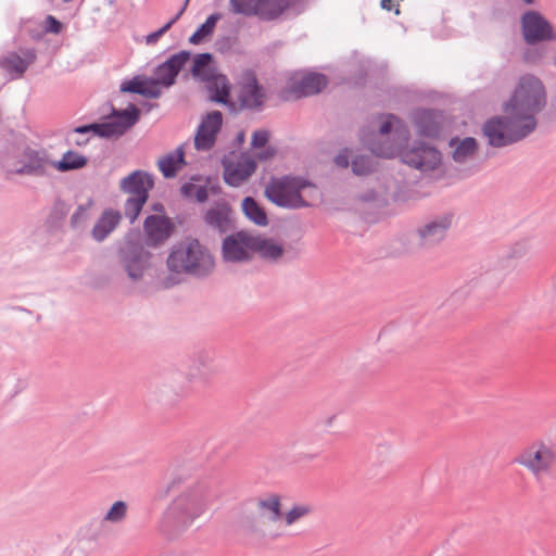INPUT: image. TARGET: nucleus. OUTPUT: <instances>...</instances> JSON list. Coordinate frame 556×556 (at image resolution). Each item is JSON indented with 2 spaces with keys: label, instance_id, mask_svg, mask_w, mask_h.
I'll use <instances>...</instances> for the list:
<instances>
[{
  "label": "nucleus",
  "instance_id": "49530a36",
  "mask_svg": "<svg viewBox=\"0 0 556 556\" xmlns=\"http://www.w3.org/2000/svg\"><path fill=\"white\" fill-rule=\"evenodd\" d=\"M47 31L52 34H59L62 29V24L52 15H49L46 20Z\"/></svg>",
  "mask_w": 556,
  "mask_h": 556
},
{
  "label": "nucleus",
  "instance_id": "c85d7f7f",
  "mask_svg": "<svg viewBox=\"0 0 556 556\" xmlns=\"http://www.w3.org/2000/svg\"><path fill=\"white\" fill-rule=\"evenodd\" d=\"M86 164V156L74 151H67L62 155L60 161L53 163V167L59 172H68L83 168Z\"/></svg>",
  "mask_w": 556,
  "mask_h": 556
},
{
  "label": "nucleus",
  "instance_id": "a18cd8bd",
  "mask_svg": "<svg viewBox=\"0 0 556 556\" xmlns=\"http://www.w3.org/2000/svg\"><path fill=\"white\" fill-rule=\"evenodd\" d=\"M371 151L378 155V156H382V157H393L396 153V149L393 147V146H381V147H372L371 148Z\"/></svg>",
  "mask_w": 556,
  "mask_h": 556
},
{
  "label": "nucleus",
  "instance_id": "9d476101",
  "mask_svg": "<svg viewBox=\"0 0 556 556\" xmlns=\"http://www.w3.org/2000/svg\"><path fill=\"white\" fill-rule=\"evenodd\" d=\"M255 235L238 231L223 240L222 256L225 262L241 263L254 256Z\"/></svg>",
  "mask_w": 556,
  "mask_h": 556
},
{
  "label": "nucleus",
  "instance_id": "6e6552de",
  "mask_svg": "<svg viewBox=\"0 0 556 556\" xmlns=\"http://www.w3.org/2000/svg\"><path fill=\"white\" fill-rule=\"evenodd\" d=\"M530 132L517 118H510L507 114L504 118H492L483 126V134L493 147H505L514 143Z\"/></svg>",
  "mask_w": 556,
  "mask_h": 556
},
{
  "label": "nucleus",
  "instance_id": "b1692460",
  "mask_svg": "<svg viewBox=\"0 0 556 556\" xmlns=\"http://www.w3.org/2000/svg\"><path fill=\"white\" fill-rule=\"evenodd\" d=\"M205 83H207V89L213 101L224 104L228 103L231 86L225 75L215 73Z\"/></svg>",
  "mask_w": 556,
  "mask_h": 556
},
{
  "label": "nucleus",
  "instance_id": "a19ab883",
  "mask_svg": "<svg viewBox=\"0 0 556 556\" xmlns=\"http://www.w3.org/2000/svg\"><path fill=\"white\" fill-rule=\"evenodd\" d=\"M161 84L154 78H144L140 94L148 98H157L161 94Z\"/></svg>",
  "mask_w": 556,
  "mask_h": 556
},
{
  "label": "nucleus",
  "instance_id": "bb28decb",
  "mask_svg": "<svg viewBox=\"0 0 556 556\" xmlns=\"http://www.w3.org/2000/svg\"><path fill=\"white\" fill-rule=\"evenodd\" d=\"M230 213L231 210L226 203H217L207 211L205 220L210 226L225 231L230 224Z\"/></svg>",
  "mask_w": 556,
  "mask_h": 556
},
{
  "label": "nucleus",
  "instance_id": "412c9836",
  "mask_svg": "<svg viewBox=\"0 0 556 556\" xmlns=\"http://www.w3.org/2000/svg\"><path fill=\"white\" fill-rule=\"evenodd\" d=\"M121 214L117 211L105 210L92 229V237L103 241L119 224Z\"/></svg>",
  "mask_w": 556,
  "mask_h": 556
},
{
  "label": "nucleus",
  "instance_id": "f257e3e1",
  "mask_svg": "<svg viewBox=\"0 0 556 556\" xmlns=\"http://www.w3.org/2000/svg\"><path fill=\"white\" fill-rule=\"evenodd\" d=\"M210 497V488L203 482L182 486L162 514V531L180 532L191 527L208 508Z\"/></svg>",
  "mask_w": 556,
  "mask_h": 556
},
{
  "label": "nucleus",
  "instance_id": "f8f14e48",
  "mask_svg": "<svg viewBox=\"0 0 556 556\" xmlns=\"http://www.w3.org/2000/svg\"><path fill=\"white\" fill-rule=\"evenodd\" d=\"M401 157L405 164L420 170L434 169L441 161L440 152L427 144L405 150Z\"/></svg>",
  "mask_w": 556,
  "mask_h": 556
},
{
  "label": "nucleus",
  "instance_id": "37998d69",
  "mask_svg": "<svg viewBox=\"0 0 556 556\" xmlns=\"http://www.w3.org/2000/svg\"><path fill=\"white\" fill-rule=\"evenodd\" d=\"M143 80L144 79H142V78L135 77L134 79H131L129 81H125L121 86V91H123V92H134V93H139L140 94V91H141L142 85H143Z\"/></svg>",
  "mask_w": 556,
  "mask_h": 556
},
{
  "label": "nucleus",
  "instance_id": "0eeeda50",
  "mask_svg": "<svg viewBox=\"0 0 556 556\" xmlns=\"http://www.w3.org/2000/svg\"><path fill=\"white\" fill-rule=\"evenodd\" d=\"M255 506L260 521L253 526V531L268 540L283 538L281 496L276 493L266 494L256 500Z\"/></svg>",
  "mask_w": 556,
  "mask_h": 556
},
{
  "label": "nucleus",
  "instance_id": "aec40b11",
  "mask_svg": "<svg viewBox=\"0 0 556 556\" xmlns=\"http://www.w3.org/2000/svg\"><path fill=\"white\" fill-rule=\"evenodd\" d=\"M186 165L182 146L161 156L157 161V167L165 178H174Z\"/></svg>",
  "mask_w": 556,
  "mask_h": 556
},
{
  "label": "nucleus",
  "instance_id": "4be33fe9",
  "mask_svg": "<svg viewBox=\"0 0 556 556\" xmlns=\"http://www.w3.org/2000/svg\"><path fill=\"white\" fill-rule=\"evenodd\" d=\"M283 247L274 239L255 235L254 255L257 254L264 260L277 261L283 255Z\"/></svg>",
  "mask_w": 556,
  "mask_h": 556
},
{
  "label": "nucleus",
  "instance_id": "dca6fc26",
  "mask_svg": "<svg viewBox=\"0 0 556 556\" xmlns=\"http://www.w3.org/2000/svg\"><path fill=\"white\" fill-rule=\"evenodd\" d=\"M223 125V115L219 111L206 114L201 121L195 137L194 146L198 150H210L216 140Z\"/></svg>",
  "mask_w": 556,
  "mask_h": 556
},
{
  "label": "nucleus",
  "instance_id": "a211bd4d",
  "mask_svg": "<svg viewBox=\"0 0 556 556\" xmlns=\"http://www.w3.org/2000/svg\"><path fill=\"white\" fill-rule=\"evenodd\" d=\"M151 175L142 170H136L124 178L121 182L122 189L131 198H144L148 200V192L153 187Z\"/></svg>",
  "mask_w": 556,
  "mask_h": 556
},
{
  "label": "nucleus",
  "instance_id": "ddd939ff",
  "mask_svg": "<svg viewBox=\"0 0 556 556\" xmlns=\"http://www.w3.org/2000/svg\"><path fill=\"white\" fill-rule=\"evenodd\" d=\"M238 99L242 108L255 109L265 100V91L252 72H244L239 81Z\"/></svg>",
  "mask_w": 556,
  "mask_h": 556
},
{
  "label": "nucleus",
  "instance_id": "1a4fd4ad",
  "mask_svg": "<svg viewBox=\"0 0 556 556\" xmlns=\"http://www.w3.org/2000/svg\"><path fill=\"white\" fill-rule=\"evenodd\" d=\"M229 4L236 14L273 21L283 14L290 5V0H230Z\"/></svg>",
  "mask_w": 556,
  "mask_h": 556
},
{
  "label": "nucleus",
  "instance_id": "72a5a7b5",
  "mask_svg": "<svg viewBox=\"0 0 556 556\" xmlns=\"http://www.w3.org/2000/svg\"><path fill=\"white\" fill-rule=\"evenodd\" d=\"M218 20V14L210 15L206 21L190 36L189 42L192 45H199L206 40L213 34Z\"/></svg>",
  "mask_w": 556,
  "mask_h": 556
},
{
  "label": "nucleus",
  "instance_id": "c9c22d12",
  "mask_svg": "<svg viewBox=\"0 0 556 556\" xmlns=\"http://www.w3.org/2000/svg\"><path fill=\"white\" fill-rule=\"evenodd\" d=\"M477 149V143L473 138H465L458 142L454 150L453 157L457 162H464L469 156L473 155Z\"/></svg>",
  "mask_w": 556,
  "mask_h": 556
},
{
  "label": "nucleus",
  "instance_id": "6ab92c4d",
  "mask_svg": "<svg viewBox=\"0 0 556 556\" xmlns=\"http://www.w3.org/2000/svg\"><path fill=\"white\" fill-rule=\"evenodd\" d=\"M147 239L152 244H157L169 238L173 224L165 215H151L144 220Z\"/></svg>",
  "mask_w": 556,
  "mask_h": 556
},
{
  "label": "nucleus",
  "instance_id": "f03ea898",
  "mask_svg": "<svg viewBox=\"0 0 556 556\" xmlns=\"http://www.w3.org/2000/svg\"><path fill=\"white\" fill-rule=\"evenodd\" d=\"M545 103L546 93L542 81L535 76L526 75L519 79L513 96L504 104V112L510 118H517L528 131H533L536 126L534 116Z\"/></svg>",
  "mask_w": 556,
  "mask_h": 556
},
{
  "label": "nucleus",
  "instance_id": "09e8293b",
  "mask_svg": "<svg viewBox=\"0 0 556 556\" xmlns=\"http://www.w3.org/2000/svg\"><path fill=\"white\" fill-rule=\"evenodd\" d=\"M334 162L339 167H348L349 166V151L344 150V151L340 152L336 156Z\"/></svg>",
  "mask_w": 556,
  "mask_h": 556
},
{
  "label": "nucleus",
  "instance_id": "603ef678",
  "mask_svg": "<svg viewBox=\"0 0 556 556\" xmlns=\"http://www.w3.org/2000/svg\"><path fill=\"white\" fill-rule=\"evenodd\" d=\"M526 2H531V0H525Z\"/></svg>",
  "mask_w": 556,
  "mask_h": 556
},
{
  "label": "nucleus",
  "instance_id": "cd10ccee",
  "mask_svg": "<svg viewBox=\"0 0 556 556\" xmlns=\"http://www.w3.org/2000/svg\"><path fill=\"white\" fill-rule=\"evenodd\" d=\"M191 73L194 78L206 81L216 73L213 66V56L210 53L198 54L193 60Z\"/></svg>",
  "mask_w": 556,
  "mask_h": 556
},
{
  "label": "nucleus",
  "instance_id": "39448f33",
  "mask_svg": "<svg viewBox=\"0 0 556 556\" xmlns=\"http://www.w3.org/2000/svg\"><path fill=\"white\" fill-rule=\"evenodd\" d=\"M215 262L210 251L197 239H186L178 243L167 258V267L178 274L203 276L211 273Z\"/></svg>",
  "mask_w": 556,
  "mask_h": 556
},
{
  "label": "nucleus",
  "instance_id": "c756f323",
  "mask_svg": "<svg viewBox=\"0 0 556 556\" xmlns=\"http://www.w3.org/2000/svg\"><path fill=\"white\" fill-rule=\"evenodd\" d=\"M242 211L244 215L258 226H266L268 223L265 211L256 203V201L247 197L242 201Z\"/></svg>",
  "mask_w": 556,
  "mask_h": 556
},
{
  "label": "nucleus",
  "instance_id": "ea45409f",
  "mask_svg": "<svg viewBox=\"0 0 556 556\" xmlns=\"http://www.w3.org/2000/svg\"><path fill=\"white\" fill-rule=\"evenodd\" d=\"M148 262V255H139L132 263L126 264V269L130 278L136 279L139 278L142 274Z\"/></svg>",
  "mask_w": 556,
  "mask_h": 556
},
{
  "label": "nucleus",
  "instance_id": "4c0bfd02",
  "mask_svg": "<svg viewBox=\"0 0 556 556\" xmlns=\"http://www.w3.org/2000/svg\"><path fill=\"white\" fill-rule=\"evenodd\" d=\"M147 200L144 198H131L129 197L125 203V216L132 223L140 214Z\"/></svg>",
  "mask_w": 556,
  "mask_h": 556
},
{
  "label": "nucleus",
  "instance_id": "8fccbe9b",
  "mask_svg": "<svg viewBox=\"0 0 556 556\" xmlns=\"http://www.w3.org/2000/svg\"><path fill=\"white\" fill-rule=\"evenodd\" d=\"M399 0H381V4L383 9L388 11L394 10L397 5Z\"/></svg>",
  "mask_w": 556,
  "mask_h": 556
},
{
  "label": "nucleus",
  "instance_id": "3c124183",
  "mask_svg": "<svg viewBox=\"0 0 556 556\" xmlns=\"http://www.w3.org/2000/svg\"><path fill=\"white\" fill-rule=\"evenodd\" d=\"M317 456H318V454L314 453V452L301 453V459L307 460V462L316 459Z\"/></svg>",
  "mask_w": 556,
  "mask_h": 556
},
{
  "label": "nucleus",
  "instance_id": "f3484780",
  "mask_svg": "<svg viewBox=\"0 0 556 556\" xmlns=\"http://www.w3.org/2000/svg\"><path fill=\"white\" fill-rule=\"evenodd\" d=\"M190 59V52L180 51L157 66L155 79L163 86L169 87L175 83L176 76Z\"/></svg>",
  "mask_w": 556,
  "mask_h": 556
},
{
  "label": "nucleus",
  "instance_id": "20e7f679",
  "mask_svg": "<svg viewBox=\"0 0 556 556\" xmlns=\"http://www.w3.org/2000/svg\"><path fill=\"white\" fill-rule=\"evenodd\" d=\"M139 118V110L130 105L123 111H115L105 122L93 123L74 128L67 134L70 144L85 146L91 137L114 138L125 134Z\"/></svg>",
  "mask_w": 556,
  "mask_h": 556
},
{
  "label": "nucleus",
  "instance_id": "a878e982",
  "mask_svg": "<svg viewBox=\"0 0 556 556\" xmlns=\"http://www.w3.org/2000/svg\"><path fill=\"white\" fill-rule=\"evenodd\" d=\"M416 126L422 137H435L440 131L438 115L431 111H420L416 114Z\"/></svg>",
  "mask_w": 556,
  "mask_h": 556
},
{
  "label": "nucleus",
  "instance_id": "f704fd0d",
  "mask_svg": "<svg viewBox=\"0 0 556 556\" xmlns=\"http://www.w3.org/2000/svg\"><path fill=\"white\" fill-rule=\"evenodd\" d=\"M181 193L188 199L204 202L207 199L206 186L200 182V178L193 177L191 181L181 186Z\"/></svg>",
  "mask_w": 556,
  "mask_h": 556
},
{
  "label": "nucleus",
  "instance_id": "7ed1b4c3",
  "mask_svg": "<svg viewBox=\"0 0 556 556\" xmlns=\"http://www.w3.org/2000/svg\"><path fill=\"white\" fill-rule=\"evenodd\" d=\"M265 194L278 206L290 208L315 205L321 198L316 186L303 178L289 176L271 180Z\"/></svg>",
  "mask_w": 556,
  "mask_h": 556
},
{
  "label": "nucleus",
  "instance_id": "4468645a",
  "mask_svg": "<svg viewBox=\"0 0 556 556\" xmlns=\"http://www.w3.org/2000/svg\"><path fill=\"white\" fill-rule=\"evenodd\" d=\"M255 169V161L247 154H241L233 161L224 162V179L229 186L238 187L248 180Z\"/></svg>",
  "mask_w": 556,
  "mask_h": 556
},
{
  "label": "nucleus",
  "instance_id": "e433bc0d",
  "mask_svg": "<svg viewBox=\"0 0 556 556\" xmlns=\"http://www.w3.org/2000/svg\"><path fill=\"white\" fill-rule=\"evenodd\" d=\"M27 155L29 159V163L26 164L21 172L27 174L42 173L45 170L47 163L45 157L35 151L29 152Z\"/></svg>",
  "mask_w": 556,
  "mask_h": 556
},
{
  "label": "nucleus",
  "instance_id": "79ce46f5",
  "mask_svg": "<svg viewBox=\"0 0 556 556\" xmlns=\"http://www.w3.org/2000/svg\"><path fill=\"white\" fill-rule=\"evenodd\" d=\"M372 162L369 157L359 156L352 161V170L355 175H366L372 170Z\"/></svg>",
  "mask_w": 556,
  "mask_h": 556
},
{
  "label": "nucleus",
  "instance_id": "9b49d317",
  "mask_svg": "<svg viewBox=\"0 0 556 556\" xmlns=\"http://www.w3.org/2000/svg\"><path fill=\"white\" fill-rule=\"evenodd\" d=\"M328 80L325 75L318 73L295 74L282 92L285 100L299 99L320 92L326 88Z\"/></svg>",
  "mask_w": 556,
  "mask_h": 556
},
{
  "label": "nucleus",
  "instance_id": "7c9ffc66",
  "mask_svg": "<svg viewBox=\"0 0 556 556\" xmlns=\"http://www.w3.org/2000/svg\"><path fill=\"white\" fill-rule=\"evenodd\" d=\"M312 513V507L305 504H299L292 506L287 513L281 514L283 536L288 535V528L292 527L301 519L305 518Z\"/></svg>",
  "mask_w": 556,
  "mask_h": 556
},
{
  "label": "nucleus",
  "instance_id": "de8ad7c7",
  "mask_svg": "<svg viewBox=\"0 0 556 556\" xmlns=\"http://www.w3.org/2000/svg\"><path fill=\"white\" fill-rule=\"evenodd\" d=\"M90 206V203H88L86 206H79L78 210L74 213V215L72 216V223L74 225H77L79 224L80 222L85 220L86 217H87V211H88V207Z\"/></svg>",
  "mask_w": 556,
  "mask_h": 556
},
{
  "label": "nucleus",
  "instance_id": "473e14b6",
  "mask_svg": "<svg viewBox=\"0 0 556 556\" xmlns=\"http://www.w3.org/2000/svg\"><path fill=\"white\" fill-rule=\"evenodd\" d=\"M129 506L125 501L114 502L102 518V522L119 525L127 519Z\"/></svg>",
  "mask_w": 556,
  "mask_h": 556
},
{
  "label": "nucleus",
  "instance_id": "393cba45",
  "mask_svg": "<svg viewBox=\"0 0 556 556\" xmlns=\"http://www.w3.org/2000/svg\"><path fill=\"white\" fill-rule=\"evenodd\" d=\"M451 225H452V218L450 216L440 217V218L429 223L428 225H426L420 230V236L422 237V239L426 242H429V243L439 241L445 236V233L448 230V228L451 227Z\"/></svg>",
  "mask_w": 556,
  "mask_h": 556
},
{
  "label": "nucleus",
  "instance_id": "423d86ee",
  "mask_svg": "<svg viewBox=\"0 0 556 556\" xmlns=\"http://www.w3.org/2000/svg\"><path fill=\"white\" fill-rule=\"evenodd\" d=\"M514 463L533 478L542 479L551 475L556 467V445L549 440H533L519 451Z\"/></svg>",
  "mask_w": 556,
  "mask_h": 556
},
{
  "label": "nucleus",
  "instance_id": "5701e85b",
  "mask_svg": "<svg viewBox=\"0 0 556 556\" xmlns=\"http://www.w3.org/2000/svg\"><path fill=\"white\" fill-rule=\"evenodd\" d=\"M36 59L34 51L28 50L24 56L12 53L0 61V65L10 74L22 76L29 64Z\"/></svg>",
  "mask_w": 556,
  "mask_h": 556
},
{
  "label": "nucleus",
  "instance_id": "2eb2a0df",
  "mask_svg": "<svg viewBox=\"0 0 556 556\" xmlns=\"http://www.w3.org/2000/svg\"><path fill=\"white\" fill-rule=\"evenodd\" d=\"M525 40L532 45L554 38L551 24L539 13L528 12L522 16Z\"/></svg>",
  "mask_w": 556,
  "mask_h": 556
},
{
  "label": "nucleus",
  "instance_id": "58836bf2",
  "mask_svg": "<svg viewBox=\"0 0 556 556\" xmlns=\"http://www.w3.org/2000/svg\"><path fill=\"white\" fill-rule=\"evenodd\" d=\"M188 1L189 0H186V3L184 5V8L176 14V16H174L168 23H166L162 28H160L159 30L154 31V33H151L147 36L146 38V41L148 45H153L155 43L159 38L161 36H163L176 22L177 20L181 16V14L184 13L185 11V8L186 5L188 4Z\"/></svg>",
  "mask_w": 556,
  "mask_h": 556
},
{
  "label": "nucleus",
  "instance_id": "c03bdc74",
  "mask_svg": "<svg viewBox=\"0 0 556 556\" xmlns=\"http://www.w3.org/2000/svg\"><path fill=\"white\" fill-rule=\"evenodd\" d=\"M401 126V122L393 115H388L380 127L381 135L389 134L394 127L397 129Z\"/></svg>",
  "mask_w": 556,
  "mask_h": 556
},
{
  "label": "nucleus",
  "instance_id": "2f4dec72",
  "mask_svg": "<svg viewBox=\"0 0 556 556\" xmlns=\"http://www.w3.org/2000/svg\"><path fill=\"white\" fill-rule=\"evenodd\" d=\"M268 139L269 132L265 129L256 130L252 135V147L254 149H262V151L256 152L258 160L265 161L275 155V150L271 147H266Z\"/></svg>",
  "mask_w": 556,
  "mask_h": 556
}]
</instances>
